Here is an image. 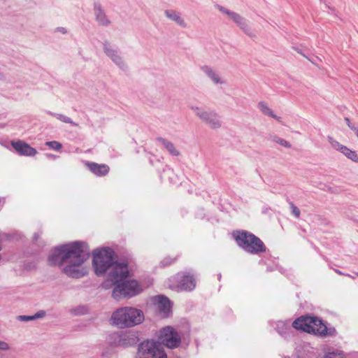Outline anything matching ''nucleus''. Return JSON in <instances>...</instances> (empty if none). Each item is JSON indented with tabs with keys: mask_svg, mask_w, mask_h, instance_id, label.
I'll list each match as a JSON object with an SVG mask.
<instances>
[{
	"mask_svg": "<svg viewBox=\"0 0 358 358\" xmlns=\"http://www.w3.org/2000/svg\"><path fill=\"white\" fill-rule=\"evenodd\" d=\"M90 256L88 245L83 241H75L55 248L48 261L51 265H59L69 277L80 278L87 273L82 265Z\"/></svg>",
	"mask_w": 358,
	"mask_h": 358,
	"instance_id": "f257e3e1",
	"label": "nucleus"
},
{
	"mask_svg": "<svg viewBox=\"0 0 358 358\" xmlns=\"http://www.w3.org/2000/svg\"><path fill=\"white\" fill-rule=\"evenodd\" d=\"M129 276L128 264L116 265L113 271L108 274L107 280L103 283L102 286L106 289L108 288L110 283L114 286L112 296L115 300L134 296L142 289L136 280H128Z\"/></svg>",
	"mask_w": 358,
	"mask_h": 358,
	"instance_id": "f03ea898",
	"label": "nucleus"
},
{
	"mask_svg": "<svg viewBox=\"0 0 358 358\" xmlns=\"http://www.w3.org/2000/svg\"><path fill=\"white\" fill-rule=\"evenodd\" d=\"M292 327L320 337L336 335V330L334 327H327L323 321L316 316L302 315L292 322Z\"/></svg>",
	"mask_w": 358,
	"mask_h": 358,
	"instance_id": "7ed1b4c3",
	"label": "nucleus"
},
{
	"mask_svg": "<svg viewBox=\"0 0 358 358\" xmlns=\"http://www.w3.org/2000/svg\"><path fill=\"white\" fill-rule=\"evenodd\" d=\"M115 251L109 247L97 248L92 252V266L96 275H103L108 270V274L110 273L116 265L127 264L125 261H115Z\"/></svg>",
	"mask_w": 358,
	"mask_h": 358,
	"instance_id": "20e7f679",
	"label": "nucleus"
},
{
	"mask_svg": "<svg viewBox=\"0 0 358 358\" xmlns=\"http://www.w3.org/2000/svg\"><path fill=\"white\" fill-rule=\"evenodd\" d=\"M144 320L143 312L133 307H122L115 310L111 315V324L120 329L134 327Z\"/></svg>",
	"mask_w": 358,
	"mask_h": 358,
	"instance_id": "39448f33",
	"label": "nucleus"
},
{
	"mask_svg": "<svg viewBox=\"0 0 358 358\" xmlns=\"http://www.w3.org/2000/svg\"><path fill=\"white\" fill-rule=\"evenodd\" d=\"M234 238L238 245L249 254L259 255L266 250L264 242L249 231H238L234 234Z\"/></svg>",
	"mask_w": 358,
	"mask_h": 358,
	"instance_id": "423d86ee",
	"label": "nucleus"
},
{
	"mask_svg": "<svg viewBox=\"0 0 358 358\" xmlns=\"http://www.w3.org/2000/svg\"><path fill=\"white\" fill-rule=\"evenodd\" d=\"M167 286L176 292H191L196 287V277L192 271L179 272L169 278Z\"/></svg>",
	"mask_w": 358,
	"mask_h": 358,
	"instance_id": "0eeeda50",
	"label": "nucleus"
},
{
	"mask_svg": "<svg viewBox=\"0 0 358 358\" xmlns=\"http://www.w3.org/2000/svg\"><path fill=\"white\" fill-rule=\"evenodd\" d=\"M159 343L170 349L178 348L181 343V337L178 331L171 326L160 329L158 335Z\"/></svg>",
	"mask_w": 358,
	"mask_h": 358,
	"instance_id": "6e6552de",
	"label": "nucleus"
},
{
	"mask_svg": "<svg viewBox=\"0 0 358 358\" xmlns=\"http://www.w3.org/2000/svg\"><path fill=\"white\" fill-rule=\"evenodd\" d=\"M190 108L194 114L211 129H215L222 127L221 117L215 110H205L201 108L193 106Z\"/></svg>",
	"mask_w": 358,
	"mask_h": 358,
	"instance_id": "1a4fd4ad",
	"label": "nucleus"
},
{
	"mask_svg": "<svg viewBox=\"0 0 358 358\" xmlns=\"http://www.w3.org/2000/svg\"><path fill=\"white\" fill-rule=\"evenodd\" d=\"M103 49L104 53L108 57L112 62L122 71L128 70V65L121 55L120 50L114 44L108 41L103 43Z\"/></svg>",
	"mask_w": 358,
	"mask_h": 358,
	"instance_id": "9d476101",
	"label": "nucleus"
},
{
	"mask_svg": "<svg viewBox=\"0 0 358 358\" xmlns=\"http://www.w3.org/2000/svg\"><path fill=\"white\" fill-rule=\"evenodd\" d=\"M138 352L143 355H150L152 358H167L162 346L153 340L142 342L138 345Z\"/></svg>",
	"mask_w": 358,
	"mask_h": 358,
	"instance_id": "9b49d317",
	"label": "nucleus"
},
{
	"mask_svg": "<svg viewBox=\"0 0 358 358\" xmlns=\"http://www.w3.org/2000/svg\"><path fill=\"white\" fill-rule=\"evenodd\" d=\"M328 141L333 148L344 155L348 159L358 163V155L345 145L341 144L332 137H328Z\"/></svg>",
	"mask_w": 358,
	"mask_h": 358,
	"instance_id": "f8f14e48",
	"label": "nucleus"
},
{
	"mask_svg": "<svg viewBox=\"0 0 358 358\" xmlns=\"http://www.w3.org/2000/svg\"><path fill=\"white\" fill-rule=\"evenodd\" d=\"M155 302L159 315L167 317L171 313V301L165 296L158 295L155 297Z\"/></svg>",
	"mask_w": 358,
	"mask_h": 358,
	"instance_id": "ddd939ff",
	"label": "nucleus"
},
{
	"mask_svg": "<svg viewBox=\"0 0 358 358\" xmlns=\"http://www.w3.org/2000/svg\"><path fill=\"white\" fill-rule=\"evenodd\" d=\"M11 145L20 155L32 157L37 153L35 148L20 140L17 141H11Z\"/></svg>",
	"mask_w": 358,
	"mask_h": 358,
	"instance_id": "4468645a",
	"label": "nucleus"
},
{
	"mask_svg": "<svg viewBox=\"0 0 358 358\" xmlns=\"http://www.w3.org/2000/svg\"><path fill=\"white\" fill-rule=\"evenodd\" d=\"M94 11L97 23L103 27H107L110 24V21L108 18L104 10L99 3H95L94 5Z\"/></svg>",
	"mask_w": 358,
	"mask_h": 358,
	"instance_id": "2eb2a0df",
	"label": "nucleus"
},
{
	"mask_svg": "<svg viewBox=\"0 0 358 358\" xmlns=\"http://www.w3.org/2000/svg\"><path fill=\"white\" fill-rule=\"evenodd\" d=\"M85 166L92 173L99 177L106 176L110 170L108 165L99 164L96 162H86Z\"/></svg>",
	"mask_w": 358,
	"mask_h": 358,
	"instance_id": "dca6fc26",
	"label": "nucleus"
},
{
	"mask_svg": "<svg viewBox=\"0 0 358 358\" xmlns=\"http://www.w3.org/2000/svg\"><path fill=\"white\" fill-rule=\"evenodd\" d=\"M271 325L274 327L276 331L283 338H287L290 336L292 329L290 327L289 321H278L272 322Z\"/></svg>",
	"mask_w": 358,
	"mask_h": 358,
	"instance_id": "f3484780",
	"label": "nucleus"
},
{
	"mask_svg": "<svg viewBox=\"0 0 358 358\" xmlns=\"http://www.w3.org/2000/svg\"><path fill=\"white\" fill-rule=\"evenodd\" d=\"M201 70L214 84L225 83L224 80L221 78L219 73L210 66L207 65L202 66Z\"/></svg>",
	"mask_w": 358,
	"mask_h": 358,
	"instance_id": "a211bd4d",
	"label": "nucleus"
},
{
	"mask_svg": "<svg viewBox=\"0 0 358 358\" xmlns=\"http://www.w3.org/2000/svg\"><path fill=\"white\" fill-rule=\"evenodd\" d=\"M165 16L169 20L175 22L178 25L182 28H187V24L185 21L180 13L175 10H166L164 11Z\"/></svg>",
	"mask_w": 358,
	"mask_h": 358,
	"instance_id": "6ab92c4d",
	"label": "nucleus"
},
{
	"mask_svg": "<svg viewBox=\"0 0 358 358\" xmlns=\"http://www.w3.org/2000/svg\"><path fill=\"white\" fill-rule=\"evenodd\" d=\"M138 338L135 334L129 333L120 336L118 341V345L120 346L126 348L128 346H132L136 345L138 343Z\"/></svg>",
	"mask_w": 358,
	"mask_h": 358,
	"instance_id": "aec40b11",
	"label": "nucleus"
},
{
	"mask_svg": "<svg viewBox=\"0 0 358 358\" xmlns=\"http://www.w3.org/2000/svg\"><path fill=\"white\" fill-rule=\"evenodd\" d=\"M156 140L159 142L163 145L164 148L166 149L172 156H178L180 155L179 151L171 141L162 137H158Z\"/></svg>",
	"mask_w": 358,
	"mask_h": 358,
	"instance_id": "412c9836",
	"label": "nucleus"
},
{
	"mask_svg": "<svg viewBox=\"0 0 358 358\" xmlns=\"http://www.w3.org/2000/svg\"><path fill=\"white\" fill-rule=\"evenodd\" d=\"M236 24L248 36L251 38L255 36L254 31L249 25L248 20L243 17H242V20H239Z\"/></svg>",
	"mask_w": 358,
	"mask_h": 358,
	"instance_id": "4be33fe9",
	"label": "nucleus"
},
{
	"mask_svg": "<svg viewBox=\"0 0 358 358\" xmlns=\"http://www.w3.org/2000/svg\"><path fill=\"white\" fill-rule=\"evenodd\" d=\"M258 108L266 115L271 117L275 120L280 122L281 117L275 115L273 110L268 107V106L264 101H261L258 103Z\"/></svg>",
	"mask_w": 358,
	"mask_h": 358,
	"instance_id": "5701e85b",
	"label": "nucleus"
},
{
	"mask_svg": "<svg viewBox=\"0 0 358 358\" xmlns=\"http://www.w3.org/2000/svg\"><path fill=\"white\" fill-rule=\"evenodd\" d=\"M46 315V312L45 310H38L33 315H20L17 319L22 322H28L31 320H34L39 318H43Z\"/></svg>",
	"mask_w": 358,
	"mask_h": 358,
	"instance_id": "b1692460",
	"label": "nucleus"
},
{
	"mask_svg": "<svg viewBox=\"0 0 358 358\" xmlns=\"http://www.w3.org/2000/svg\"><path fill=\"white\" fill-rule=\"evenodd\" d=\"M49 114L55 117L57 120H60L61 122L70 124L72 126H75V127L78 126L77 123L73 122L70 117H69L63 114L55 113H52V112H49Z\"/></svg>",
	"mask_w": 358,
	"mask_h": 358,
	"instance_id": "393cba45",
	"label": "nucleus"
},
{
	"mask_svg": "<svg viewBox=\"0 0 358 358\" xmlns=\"http://www.w3.org/2000/svg\"><path fill=\"white\" fill-rule=\"evenodd\" d=\"M271 139L272 140V141H273L285 148H289L292 147V145L290 144L289 142H288L287 141H286L283 138H281L277 136H271Z\"/></svg>",
	"mask_w": 358,
	"mask_h": 358,
	"instance_id": "a878e982",
	"label": "nucleus"
},
{
	"mask_svg": "<svg viewBox=\"0 0 358 358\" xmlns=\"http://www.w3.org/2000/svg\"><path fill=\"white\" fill-rule=\"evenodd\" d=\"M45 145L56 151L59 150L62 148V145L56 141H47L45 142Z\"/></svg>",
	"mask_w": 358,
	"mask_h": 358,
	"instance_id": "bb28decb",
	"label": "nucleus"
},
{
	"mask_svg": "<svg viewBox=\"0 0 358 358\" xmlns=\"http://www.w3.org/2000/svg\"><path fill=\"white\" fill-rule=\"evenodd\" d=\"M288 203L291 208L292 215H294L296 218H299L301 215V211L299 208L295 206L292 201H289Z\"/></svg>",
	"mask_w": 358,
	"mask_h": 358,
	"instance_id": "cd10ccee",
	"label": "nucleus"
},
{
	"mask_svg": "<svg viewBox=\"0 0 358 358\" xmlns=\"http://www.w3.org/2000/svg\"><path fill=\"white\" fill-rule=\"evenodd\" d=\"M216 8L223 14L226 15L230 20L232 18V16H234V15L236 13V12L231 11L220 5H217Z\"/></svg>",
	"mask_w": 358,
	"mask_h": 358,
	"instance_id": "c85d7f7f",
	"label": "nucleus"
},
{
	"mask_svg": "<svg viewBox=\"0 0 358 358\" xmlns=\"http://www.w3.org/2000/svg\"><path fill=\"white\" fill-rule=\"evenodd\" d=\"M216 8L223 14L226 15L230 20L232 18V16H234V15L236 13V12L231 11L220 5H217Z\"/></svg>",
	"mask_w": 358,
	"mask_h": 358,
	"instance_id": "c756f323",
	"label": "nucleus"
},
{
	"mask_svg": "<svg viewBox=\"0 0 358 358\" xmlns=\"http://www.w3.org/2000/svg\"><path fill=\"white\" fill-rule=\"evenodd\" d=\"M173 262V260L171 259L170 257H166L164 258L162 262H161V264H162V266H168V265H170L171 264H172Z\"/></svg>",
	"mask_w": 358,
	"mask_h": 358,
	"instance_id": "7c9ffc66",
	"label": "nucleus"
},
{
	"mask_svg": "<svg viewBox=\"0 0 358 358\" xmlns=\"http://www.w3.org/2000/svg\"><path fill=\"white\" fill-rule=\"evenodd\" d=\"M231 20H233V22L236 24L237 22H238L239 20H242V16L241 15H239L238 13H236L234 16H232V18L231 19Z\"/></svg>",
	"mask_w": 358,
	"mask_h": 358,
	"instance_id": "2f4dec72",
	"label": "nucleus"
},
{
	"mask_svg": "<svg viewBox=\"0 0 358 358\" xmlns=\"http://www.w3.org/2000/svg\"><path fill=\"white\" fill-rule=\"evenodd\" d=\"M10 346L7 343L0 341V350H8Z\"/></svg>",
	"mask_w": 358,
	"mask_h": 358,
	"instance_id": "473e14b6",
	"label": "nucleus"
},
{
	"mask_svg": "<svg viewBox=\"0 0 358 358\" xmlns=\"http://www.w3.org/2000/svg\"><path fill=\"white\" fill-rule=\"evenodd\" d=\"M55 32H59L62 34H66L67 33V30L65 27H58L55 28Z\"/></svg>",
	"mask_w": 358,
	"mask_h": 358,
	"instance_id": "72a5a7b5",
	"label": "nucleus"
},
{
	"mask_svg": "<svg viewBox=\"0 0 358 358\" xmlns=\"http://www.w3.org/2000/svg\"><path fill=\"white\" fill-rule=\"evenodd\" d=\"M344 120H345V122L347 123V124H348V127H349L351 130L354 131V129H356V128H357V127H355L354 124H352L351 123V122H350V119H349L348 117H345V118H344Z\"/></svg>",
	"mask_w": 358,
	"mask_h": 358,
	"instance_id": "f704fd0d",
	"label": "nucleus"
},
{
	"mask_svg": "<svg viewBox=\"0 0 358 358\" xmlns=\"http://www.w3.org/2000/svg\"><path fill=\"white\" fill-rule=\"evenodd\" d=\"M299 54L302 55L303 57H306L309 61H310L313 64H315V62L307 57L305 55H303L301 51L299 48H294Z\"/></svg>",
	"mask_w": 358,
	"mask_h": 358,
	"instance_id": "c9c22d12",
	"label": "nucleus"
},
{
	"mask_svg": "<svg viewBox=\"0 0 358 358\" xmlns=\"http://www.w3.org/2000/svg\"><path fill=\"white\" fill-rule=\"evenodd\" d=\"M40 236H41V234L39 233H35L34 234V237H33L34 241L36 242L38 241V239L39 238Z\"/></svg>",
	"mask_w": 358,
	"mask_h": 358,
	"instance_id": "e433bc0d",
	"label": "nucleus"
},
{
	"mask_svg": "<svg viewBox=\"0 0 358 358\" xmlns=\"http://www.w3.org/2000/svg\"><path fill=\"white\" fill-rule=\"evenodd\" d=\"M355 134H356L357 137L358 138V127H357L356 129H354V131Z\"/></svg>",
	"mask_w": 358,
	"mask_h": 358,
	"instance_id": "4c0bfd02",
	"label": "nucleus"
},
{
	"mask_svg": "<svg viewBox=\"0 0 358 358\" xmlns=\"http://www.w3.org/2000/svg\"><path fill=\"white\" fill-rule=\"evenodd\" d=\"M48 156L50 157L51 158H56V156L52 154L49 155Z\"/></svg>",
	"mask_w": 358,
	"mask_h": 358,
	"instance_id": "58836bf2",
	"label": "nucleus"
},
{
	"mask_svg": "<svg viewBox=\"0 0 358 358\" xmlns=\"http://www.w3.org/2000/svg\"><path fill=\"white\" fill-rule=\"evenodd\" d=\"M4 203L3 199L0 198V205Z\"/></svg>",
	"mask_w": 358,
	"mask_h": 358,
	"instance_id": "ea45409f",
	"label": "nucleus"
},
{
	"mask_svg": "<svg viewBox=\"0 0 358 358\" xmlns=\"http://www.w3.org/2000/svg\"><path fill=\"white\" fill-rule=\"evenodd\" d=\"M336 272H337L338 274H341V273H342L340 271H336Z\"/></svg>",
	"mask_w": 358,
	"mask_h": 358,
	"instance_id": "a19ab883",
	"label": "nucleus"
},
{
	"mask_svg": "<svg viewBox=\"0 0 358 358\" xmlns=\"http://www.w3.org/2000/svg\"><path fill=\"white\" fill-rule=\"evenodd\" d=\"M221 278V274L218 275V279L220 280Z\"/></svg>",
	"mask_w": 358,
	"mask_h": 358,
	"instance_id": "79ce46f5",
	"label": "nucleus"
},
{
	"mask_svg": "<svg viewBox=\"0 0 358 358\" xmlns=\"http://www.w3.org/2000/svg\"><path fill=\"white\" fill-rule=\"evenodd\" d=\"M167 171H168L169 173V172H172V171H171L170 169H169Z\"/></svg>",
	"mask_w": 358,
	"mask_h": 358,
	"instance_id": "37998d69",
	"label": "nucleus"
},
{
	"mask_svg": "<svg viewBox=\"0 0 358 358\" xmlns=\"http://www.w3.org/2000/svg\"><path fill=\"white\" fill-rule=\"evenodd\" d=\"M357 275H358V273H357Z\"/></svg>",
	"mask_w": 358,
	"mask_h": 358,
	"instance_id": "c03bdc74",
	"label": "nucleus"
}]
</instances>
